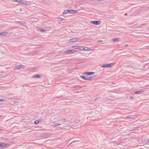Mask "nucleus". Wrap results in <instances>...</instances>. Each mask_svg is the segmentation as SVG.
Masks as SVG:
<instances>
[{
	"label": "nucleus",
	"mask_w": 149,
	"mask_h": 149,
	"mask_svg": "<svg viewBox=\"0 0 149 149\" xmlns=\"http://www.w3.org/2000/svg\"><path fill=\"white\" fill-rule=\"evenodd\" d=\"M115 63L114 62L112 63L109 64H105L102 65L101 67L102 68L109 67L111 68L112 66L115 64Z\"/></svg>",
	"instance_id": "nucleus-1"
},
{
	"label": "nucleus",
	"mask_w": 149,
	"mask_h": 149,
	"mask_svg": "<svg viewBox=\"0 0 149 149\" xmlns=\"http://www.w3.org/2000/svg\"><path fill=\"white\" fill-rule=\"evenodd\" d=\"M80 77L81 78L85 80H90L91 78H93V77H89L88 76V75L81 76Z\"/></svg>",
	"instance_id": "nucleus-2"
},
{
	"label": "nucleus",
	"mask_w": 149,
	"mask_h": 149,
	"mask_svg": "<svg viewBox=\"0 0 149 149\" xmlns=\"http://www.w3.org/2000/svg\"><path fill=\"white\" fill-rule=\"evenodd\" d=\"M122 118H129V119H136L137 118V116L136 115H131L129 116H127L126 117H123Z\"/></svg>",
	"instance_id": "nucleus-3"
},
{
	"label": "nucleus",
	"mask_w": 149,
	"mask_h": 149,
	"mask_svg": "<svg viewBox=\"0 0 149 149\" xmlns=\"http://www.w3.org/2000/svg\"><path fill=\"white\" fill-rule=\"evenodd\" d=\"M90 23L91 24H94L95 25H98L100 24L101 23V22L100 21H91L90 22Z\"/></svg>",
	"instance_id": "nucleus-4"
},
{
	"label": "nucleus",
	"mask_w": 149,
	"mask_h": 149,
	"mask_svg": "<svg viewBox=\"0 0 149 149\" xmlns=\"http://www.w3.org/2000/svg\"><path fill=\"white\" fill-rule=\"evenodd\" d=\"M75 52V51L73 50H67L65 52H64L65 53H70L74 54Z\"/></svg>",
	"instance_id": "nucleus-5"
},
{
	"label": "nucleus",
	"mask_w": 149,
	"mask_h": 149,
	"mask_svg": "<svg viewBox=\"0 0 149 149\" xmlns=\"http://www.w3.org/2000/svg\"><path fill=\"white\" fill-rule=\"evenodd\" d=\"M80 38H72L70 39V41L72 42H76L78 41V40Z\"/></svg>",
	"instance_id": "nucleus-6"
},
{
	"label": "nucleus",
	"mask_w": 149,
	"mask_h": 149,
	"mask_svg": "<svg viewBox=\"0 0 149 149\" xmlns=\"http://www.w3.org/2000/svg\"><path fill=\"white\" fill-rule=\"evenodd\" d=\"M144 91L143 90H141L139 91H136L134 92V93L135 94H143L144 93Z\"/></svg>",
	"instance_id": "nucleus-7"
},
{
	"label": "nucleus",
	"mask_w": 149,
	"mask_h": 149,
	"mask_svg": "<svg viewBox=\"0 0 149 149\" xmlns=\"http://www.w3.org/2000/svg\"><path fill=\"white\" fill-rule=\"evenodd\" d=\"M70 10H65L63 13V14L65 15L67 13H71V12L70 11Z\"/></svg>",
	"instance_id": "nucleus-8"
},
{
	"label": "nucleus",
	"mask_w": 149,
	"mask_h": 149,
	"mask_svg": "<svg viewBox=\"0 0 149 149\" xmlns=\"http://www.w3.org/2000/svg\"><path fill=\"white\" fill-rule=\"evenodd\" d=\"M15 68H17V69L24 68V66L22 65H17L15 67Z\"/></svg>",
	"instance_id": "nucleus-9"
},
{
	"label": "nucleus",
	"mask_w": 149,
	"mask_h": 149,
	"mask_svg": "<svg viewBox=\"0 0 149 149\" xmlns=\"http://www.w3.org/2000/svg\"><path fill=\"white\" fill-rule=\"evenodd\" d=\"M94 73V72H86L83 73V74H86L87 75H92Z\"/></svg>",
	"instance_id": "nucleus-10"
},
{
	"label": "nucleus",
	"mask_w": 149,
	"mask_h": 149,
	"mask_svg": "<svg viewBox=\"0 0 149 149\" xmlns=\"http://www.w3.org/2000/svg\"><path fill=\"white\" fill-rule=\"evenodd\" d=\"M7 33H8V32H1V33H0V36H4L6 35Z\"/></svg>",
	"instance_id": "nucleus-11"
},
{
	"label": "nucleus",
	"mask_w": 149,
	"mask_h": 149,
	"mask_svg": "<svg viewBox=\"0 0 149 149\" xmlns=\"http://www.w3.org/2000/svg\"><path fill=\"white\" fill-rule=\"evenodd\" d=\"M71 12V13H74V14H75L77 13V11L76 10H70Z\"/></svg>",
	"instance_id": "nucleus-12"
},
{
	"label": "nucleus",
	"mask_w": 149,
	"mask_h": 149,
	"mask_svg": "<svg viewBox=\"0 0 149 149\" xmlns=\"http://www.w3.org/2000/svg\"><path fill=\"white\" fill-rule=\"evenodd\" d=\"M4 54L2 52H0V58H2L4 56Z\"/></svg>",
	"instance_id": "nucleus-13"
},
{
	"label": "nucleus",
	"mask_w": 149,
	"mask_h": 149,
	"mask_svg": "<svg viewBox=\"0 0 149 149\" xmlns=\"http://www.w3.org/2000/svg\"><path fill=\"white\" fill-rule=\"evenodd\" d=\"M91 50V49H90V48L89 49V48H88V47H84V50L85 51H89V50Z\"/></svg>",
	"instance_id": "nucleus-14"
},
{
	"label": "nucleus",
	"mask_w": 149,
	"mask_h": 149,
	"mask_svg": "<svg viewBox=\"0 0 149 149\" xmlns=\"http://www.w3.org/2000/svg\"><path fill=\"white\" fill-rule=\"evenodd\" d=\"M34 78H39L40 77V75L39 74H37L33 76Z\"/></svg>",
	"instance_id": "nucleus-15"
},
{
	"label": "nucleus",
	"mask_w": 149,
	"mask_h": 149,
	"mask_svg": "<svg viewBox=\"0 0 149 149\" xmlns=\"http://www.w3.org/2000/svg\"><path fill=\"white\" fill-rule=\"evenodd\" d=\"M21 3L24 4H26V3H27V2L25 1L21 0Z\"/></svg>",
	"instance_id": "nucleus-16"
},
{
	"label": "nucleus",
	"mask_w": 149,
	"mask_h": 149,
	"mask_svg": "<svg viewBox=\"0 0 149 149\" xmlns=\"http://www.w3.org/2000/svg\"><path fill=\"white\" fill-rule=\"evenodd\" d=\"M58 19L59 20V21H61L65 20V19H64V18L61 17H58Z\"/></svg>",
	"instance_id": "nucleus-17"
},
{
	"label": "nucleus",
	"mask_w": 149,
	"mask_h": 149,
	"mask_svg": "<svg viewBox=\"0 0 149 149\" xmlns=\"http://www.w3.org/2000/svg\"><path fill=\"white\" fill-rule=\"evenodd\" d=\"M119 40L118 38H116L114 39H113L112 40L114 42L118 41Z\"/></svg>",
	"instance_id": "nucleus-18"
},
{
	"label": "nucleus",
	"mask_w": 149,
	"mask_h": 149,
	"mask_svg": "<svg viewBox=\"0 0 149 149\" xmlns=\"http://www.w3.org/2000/svg\"><path fill=\"white\" fill-rule=\"evenodd\" d=\"M1 147H3L6 145V144L3 143H1Z\"/></svg>",
	"instance_id": "nucleus-19"
},
{
	"label": "nucleus",
	"mask_w": 149,
	"mask_h": 149,
	"mask_svg": "<svg viewBox=\"0 0 149 149\" xmlns=\"http://www.w3.org/2000/svg\"><path fill=\"white\" fill-rule=\"evenodd\" d=\"M72 141V142L70 144H69L68 145V146H70L71 144H72V143H74V142H78V141Z\"/></svg>",
	"instance_id": "nucleus-20"
},
{
	"label": "nucleus",
	"mask_w": 149,
	"mask_h": 149,
	"mask_svg": "<svg viewBox=\"0 0 149 149\" xmlns=\"http://www.w3.org/2000/svg\"><path fill=\"white\" fill-rule=\"evenodd\" d=\"M84 46H81L80 48V50H83L84 49Z\"/></svg>",
	"instance_id": "nucleus-21"
},
{
	"label": "nucleus",
	"mask_w": 149,
	"mask_h": 149,
	"mask_svg": "<svg viewBox=\"0 0 149 149\" xmlns=\"http://www.w3.org/2000/svg\"><path fill=\"white\" fill-rule=\"evenodd\" d=\"M39 120H36L34 121V123L36 124H38L39 123Z\"/></svg>",
	"instance_id": "nucleus-22"
},
{
	"label": "nucleus",
	"mask_w": 149,
	"mask_h": 149,
	"mask_svg": "<svg viewBox=\"0 0 149 149\" xmlns=\"http://www.w3.org/2000/svg\"><path fill=\"white\" fill-rule=\"evenodd\" d=\"M15 1L21 3V0H15Z\"/></svg>",
	"instance_id": "nucleus-23"
},
{
	"label": "nucleus",
	"mask_w": 149,
	"mask_h": 149,
	"mask_svg": "<svg viewBox=\"0 0 149 149\" xmlns=\"http://www.w3.org/2000/svg\"><path fill=\"white\" fill-rule=\"evenodd\" d=\"M60 125L61 124H60L58 123H56L55 124L54 126H57Z\"/></svg>",
	"instance_id": "nucleus-24"
},
{
	"label": "nucleus",
	"mask_w": 149,
	"mask_h": 149,
	"mask_svg": "<svg viewBox=\"0 0 149 149\" xmlns=\"http://www.w3.org/2000/svg\"><path fill=\"white\" fill-rule=\"evenodd\" d=\"M77 46H73L72 47V48H74L75 49H77Z\"/></svg>",
	"instance_id": "nucleus-25"
},
{
	"label": "nucleus",
	"mask_w": 149,
	"mask_h": 149,
	"mask_svg": "<svg viewBox=\"0 0 149 149\" xmlns=\"http://www.w3.org/2000/svg\"><path fill=\"white\" fill-rule=\"evenodd\" d=\"M40 31L41 32L45 31V30L43 29H41L40 30Z\"/></svg>",
	"instance_id": "nucleus-26"
},
{
	"label": "nucleus",
	"mask_w": 149,
	"mask_h": 149,
	"mask_svg": "<svg viewBox=\"0 0 149 149\" xmlns=\"http://www.w3.org/2000/svg\"><path fill=\"white\" fill-rule=\"evenodd\" d=\"M80 47L81 46H77V49H79L80 50Z\"/></svg>",
	"instance_id": "nucleus-27"
},
{
	"label": "nucleus",
	"mask_w": 149,
	"mask_h": 149,
	"mask_svg": "<svg viewBox=\"0 0 149 149\" xmlns=\"http://www.w3.org/2000/svg\"><path fill=\"white\" fill-rule=\"evenodd\" d=\"M102 42V40H99L98 41V42Z\"/></svg>",
	"instance_id": "nucleus-28"
},
{
	"label": "nucleus",
	"mask_w": 149,
	"mask_h": 149,
	"mask_svg": "<svg viewBox=\"0 0 149 149\" xmlns=\"http://www.w3.org/2000/svg\"><path fill=\"white\" fill-rule=\"evenodd\" d=\"M3 101V99H0V102H2Z\"/></svg>",
	"instance_id": "nucleus-29"
},
{
	"label": "nucleus",
	"mask_w": 149,
	"mask_h": 149,
	"mask_svg": "<svg viewBox=\"0 0 149 149\" xmlns=\"http://www.w3.org/2000/svg\"><path fill=\"white\" fill-rule=\"evenodd\" d=\"M17 102V101H15L14 102V103H16Z\"/></svg>",
	"instance_id": "nucleus-30"
},
{
	"label": "nucleus",
	"mask_w": 149,
	"mask_h": 149,
	"mask_svg": "<svg viewBox=\"0 0 149 149\" xmlns=\"http://www.w3.org/2000/svg\"><path fill=\"white\" fill-rule=\"evenodd\" d=\"M130 98H131V99H133L134 98V97H130Z\"/></svg>",
	"instance_id": "nucleus-31"
},
{
	"label": "nucleus",
	"mask_w": 149,
	"mask_h": 149,
	"mask_svg": "<svg viewBox=\"0 0 149 149\" xmlns=\"http://www.w3.org/2000/svg\"><path fill=\"white\" fill-rule=\"evenodd\" d=\"M148 143H149V139L148 140Z\"/></svg>",
	"instance_id": "nucleus-32"
},
{
	"label": "nucleus",
	"mask_w": 149,
	"mask_h": 149,
	"mask_svg": "<svg viewBox=\"0 0 149 149\" xmlns=\"http://www.w3.org/2000/svg\"><path fill=\"white\" fill-rule=\"evenodd\" d=\"M127 45H125V47H127Z\"/></svg>",
	"instance_id": "nucleus-33"
},
{
	"label": "nucleus",
	"mask_w": 149,
	"mask_h": 149,
	"mask_svg": "<svg viewBox=\"0 0 149 149\" xmlns=\"http://www.w3.org/2000/svg\"><path fill=\"white\" fill-rule=\"evenodd\" d=\"M2 116L1 115L0 116V118H1V117Z\"/></svg>",
	"instance_id": "nucleus-34"
},
{
	"label": "nucleus",
	"mask_w": 149,
	"mask_h": 149,
	"mask_svg": "<svg viewBox=\"0 0 149 149\" xmlns=\"http://www.w3.org/2000/svg\"><path fill=\"white\" fill-rule=\"evenodd\" d=\"M20 11H22V10H21V9H20Z\"/></svg>",
	"instance_id": "nucleus-35"
},
{
	"label": "nucleus",
	"mask_w": 149,
	"mask_h": 149,
	"mask_svg": "<svg viewBox=\"0 0 149 149\" xmlns=\"http://www.w3.org/2000/svg\"><path fill=\"white\" fill-rule=\"evenodd\" d=\"M125 15H127V13H126L125 14Z\"/></svg>",
	"instance_id": "nucleus-36"
},
{
	"label": "nucleus",
	"mask_w": 149,
	"mask_h": 149,
	"mask_svg": "<svg viewBox=\"0 0 149 149\" xmlns=\"http://www.w3.org/2000/svg\"><path fill=\"white\" fill-rule=\"evenodd\" d=\"M23 22H22V24H23Z\"/></svg>",
	"instance_id": "nucleus-37"
},
{
	"label": "nucleus",
	"mask_w": 149,
	"mask_h": 149,
	"mask_svg": "<svg viewBox=\"0 0 149 149\" xmlns=\"http://www.w3.org/2000/svg\"><path fill=\"white\" fill-rule=\"evenodd\" d=\"M97 98H96V99L95 100H97Z\"/></svg>",
	"instance_id": "nucleus-38"
},
{
	"label": "nucleus",
	"mask_w": 149,
	"mask_h": 149,
	"mask_svg": "<svg viewBox=\"0 0 149 149\" xmlns=\"http://www.w3.org/2000/svg\"><path fill=\"white\" fill-rule=\"evenodd\" d=\"M1 143H0V147H1Z\"/></svg>",
	"instance_id": "nucleus-39"
}]
</instances>
